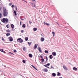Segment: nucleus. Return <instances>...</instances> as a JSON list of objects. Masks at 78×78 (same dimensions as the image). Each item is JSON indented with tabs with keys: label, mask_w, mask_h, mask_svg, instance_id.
<instances>
[{
	"label": "nucleus",
	"mask_w": 78,
	"mask_h": 78,
	"mask_svg": "<svg viewBox=\"0 0 78 78\" xmlns=\"http://www.w3.org/2000/svg\"><path fill=\"white\" fill-rule=\"evenodd\" d=\"M31 5H32V6H33V7L34 6V5H33V3H31Z\"/></svg>",
	"instance_id": "473e14b6"
},
{
	"label": "nucleus",
	"mask_w": 78,
	"mask_h": 78,
	"mask_svg": "<svg viewBox=\"0 0 78 78\" xmlns=\"http://www.w3.org/2000/svg\"><path fill=\"white\" fill-rule=\"evenodd\" d=\"M46 25H48V26L50 25L49 24H48V23H46Z\"/></svg>",
	"instance_id": "e433bc0d"
},
{
	"label": "nucleus",
	"mask_w": 78,
	"mask_h": 78,
	"mask_svg": "<svg viewBox=\"0 0 78 78\" xmlns=\"http://www.w3.org/2000/svg\"><path fill=\"white\" fill-rule=\"evenodd\" d=\"M23 50L24 51H25V50H26L25 47H24L23 48Z\"/></svg>",
	"instance_id": "2f4dec72"
},
{
	"label": "nucleus",
	"mask_w": 78,
	"mask_h": 78,
	"mask_svg": "<svg viewBox=\"0 0 78 78\" xmlns=\"http://www.w3.org/2000/svg\"><path fill=\"white\" fill-rule=\"evenodd\" d=\"M24 2H26V3H27V2H26V1H24Z\"/></svg>",
	"instance_id": "603ef678"
},
{
	"label": "nucleus",
	"mask_w": 78,
	"mask_h": 78,
	"mask_svg": "<svg viewBox=\"0 0 78 78\" xmlns=\"http://www.w3.org/2000/svg\"><path fill=\"white\" fill-rule=\"evenodd\" d=\"M1 21L5 23H8V19L6 18H3L1 20Z\"/></svg>",
	"instance_id": "f03ea898"
},
{
	"label": "nucleus",
	"mask_w": 78,
	"mask_h": 78,
	"mask_svg": "<svg viewBox=\"0 0 78 78\" xmlns=\"http://www.w3.org/2000/svg\"><path fill=\"white\" fill-rule=\"evenodd\" d=\"M44 25H46V23H45V22H44Z\"/></svg>",
	"instance_id": "ea45409f"
},
{
	"label": "nucleus",
	"mask_w": 78,
	"mask_h": 78,
	"mask_svg": "<svg viewBox=\"0 0 78 78\" xmlns=\"http://www.w3.org/2000/svg\"><path fill=\"white\" fill-rule=\"evenodd\" d=\"M29 23H30V24H31V23H32V22H31L30 21H29Z\"/></svg>",
	"instance_id": "58836bf2"
},
{
	"label": "nucleus",
	"mask_w": 78,
	"mask_h": 78,
	"mask_svg": "<svg viewBox=\"0 0 78 78\" xmlns=\"http://www.w3.org/2000/svg\"><path fill=\"white\" fill-rule=\"evenodd\" d=\"M51 69H52V68L54 69V68H53V66H51Z\"/></svg>",
	"instance_id": "79ce46f5"
},
{
	"label": "nucleus",
	"mask_w": 78,
	"mask_h": 78,
	"mask_svg": "<svg viewBox=\"0 0 78 78\" xmlns=\"http://www.w3.org/2000/svg\"><path fill=\"white\" fill-rule=\"evenodd\" d=\"M16 11L17 10V6H16Z\"/></svg>",
	"instance_id": "4c0bfd02"
},
{
	"label": "nucleus",
	"mask_w": 78,
	"mask_h": 78,
	"mask_svg": "<svg viewBox=\"0 0 78 78\" xmlns=\"http://www.w3.org/2000/svg\"><path fill=\"white\" fill-rule=\"evenodd\" d=\"M59 75H60V73H59V72H58V74H57V76H59Z\"/></svg>",
	"instance_id": "cd10ccee"
},
{
	"label": "nucleus",
	"mask_w": 78,
	"mask_h": 78,
	"mask_svg": "<svg viewBox=\"0 0 78 78\" xmlns=\"http://www.w3.org/2000/svg\"><path fill=\"white\" fill-rule=\"evenodd\" d=\"M0 51L4 53V51H3V49H0Z\"/></svg>",
	"instance_id": "4be33fe9"
},
{
	"label": "nucleus",
	"mask_w": 78,
	"mask_h": 78,
	"mask_svg": "<svg viewBox=\"0 0 78 78\" xmlns=\"http://www.w3.org/2000/svg\"><path fill=\"white\" fill-rule=\"evenodd\" d=\"M33 30H34V31H36L37 30V28H34Z\"/></svg>",
	"instance_id": "f3484780"
},
{
	"label": "nucleus",
	"mask_w": 78,
	"mask_h": 78,
	"mask_svg": "<svg viewBox=\"0 0 78 78\" xmlns=\"http://www.w3.org/2000/svg\"><path fill=\"white\" fill-rule=\"evenodd\" d=\"M23 63H24V64H25V63L26 62H25V60H23Z\"/></svg>",
	"instance_id": "c85d7f7f"
},
{
	"label": "nucleus",
	"mask_w": 78,
	"mask_h": 78,
	"mask_svg": "<svg viewBox=\"0 0 78 78\" xmlns=\"http://www.w3.org/2000/svg\"><path fill=\"white\" fill-rule=\"evenodd\" d=\"M52 76H56V74L55 73H53L52 74Z\"/></svg>",
	"instance_id": "4468645a"
},
{
	"label": "nucleus",
	"mask_w": 78,
	"mask_h": 78,
	"mask_svg": "<svg viewBox=\"0 0 78 78\" xmlns=\"http://www.w3.org/2000/svg\"><path fill=\"white\" fill-rule=\"evenodd\" d=\"M28 44H29V45H30V44H31V43H30L29 42H28Z\"/></svg>",
	"instance_id": "c9c22d12"
},
{
	"label": "nucleus",
	"mask_w": 78,
	"mask_h": 78,
	"mask_svg": "<svg viewBox=\"0 0 78 78\" xmlns=\"http://www.w3.org/2000/svg\"><path fill=\"white\" fill-rule=\"evenodd\" d=\"M41 42H43L44 41V38L43 37H41Z\"/></svg>",
	"instance_id": "f8f14e48"
},
{
	"label": "nucleus",
	"mask_w": 78,
	"mask_h": 78,
	"mask_svg": "<svg viewBox=\"0 0 78 78\" xmlns=\"http://www.w3.org/2000/svg\"><path fill=\"white\" fill-rule=\"evenodd\" d=\"M31 66H32V67H33V68H34L35 69V70H37V69H36V67H34V66H33V65H32Z\"/></svg>",
	"instance_id": "a211bd4d"
},
{
	"label": "nucleus",
	"mask_w": 78,
	"mask_h": 78,
	"mask_svg": "<svg viewBox=\"0 0 78 78\" xmlns=\"http://www.w3.org/2000/svg\"><path fill=\"white\" fill-rule=\"evenodd\" d=\"M59 78H62V77H60Z\"/></svg>",
	"instance_id": "864d4df0"
},
{
	"label": "nucleus",
	"mask_w": 78,
	"mask_h": 78,
	"mask_svg": "<svg viewBox=\"0 0 78 78\" xmlns=\"http://www.w3.org/2000/svg\"><path fill=\"white\" fill-rule=\"evenodd\" d=\"M14 7V5H12V8H13Z\"/></svg>",
	"instance_id": "37998d69"
},
{
	"label": "nucleus",
	"mask_w": 78,
	"mask_h": 78,
	"mask_svg": "<svg viewBox=\"0 0 78 78\" xmlns=\"http://www.w3.org/2000/svg\"><path fill=\"white\" fill-rule=\"evenodd\" d=\"M0 24H1V23H0Z\"/></svg>",
	"instance_id": "6e6d98bb"
},
{
	"label": "nucleus",
	"mask_w": 78,
	"mask_h": 78,
	"mask_svg": "<svg viewBox=\"0 0 78 78\" xmlns=\"http://www.w3.org/2000/svg\"><path fill=\"white\" fill-rule=\"evenodd\" d=\"M9 5H12V3H9Z\"/></svg>",
	"instance_id": "49530a36"
},
{
	"label": "nucleus",
	"mask_w": 78,
	"mask_h": 78,
	"mask_svg": "<svg viewBox=\"0 0 78 78\" xmlns=\"http://www.w3.org/2000/svg\"><path fill=\"white\" fill-rule=\"evenodd\" d=\"M22 27H23V28H25V27H25V25L24 24H23Z\"/></svg>",
	"instance_id": "6ab92c4d"
},
{
	"label": "nucleus",
	"mask_w": 78,
	"mask_h": 78,
	"mask_svg": "<svg viewBox=\"0 0 78 78\" xmlns=\"http://www.w3.org/2000/svg\"><path fill=\"white\" fill-rule=\"evenodd\" d=\"M38 50L40 52H42V51L41 50V47H38Z\"/></svg>",
	"instance_id": "1a4fd4ad"
},
{
	"label": "nucleus",
	"mask_w": 78,
	"mask_h": 78,
	"mask_svg": "<svg viewBox=\"0 0 78 78\" xmlns=\"http://www.w3.org/2000/svg\"><path fill=\"white\" fill-rule=\"evenodd\" d=\"M34 48H35V49L37 48V45L36 44H35L34 45Z\"/></svg>",
	"instance_id": "a878e982"
},
{
	"label": "nucleus",
	"mask_w": 78,
	"mask_h": 78,
	"mask_svg": "<svg viewBox=\"0 0 78 78\" xmlns=\"http://www.w3.org/2000/svg\"><path fill=\"white\" fill-rule=\"evenodd\" d=\"M13 51L14 52H15V53H16L17 52V51H16V50H14Z\"/></svg>",
	"instance_id": "f704fd0d"
},
{
	"label": "nucleus",
	"mask_w": 78,
	"mask_h": 78,
	"mask_svg": "<svg viewBox=\"0 0 78 78\" xmlns=\"http://www.w3.org/2000/svg\"><path fill=\"white\" fill-rule=\"evenodd\" d=\"M29 56L30 58H32L33 57V55L31 54H30L29 55Z\"/></svg>",
	"instance_id": "ddd939ff"
},
{
	"label": "nucleus",
	"mask_w": 78,
	"mask_h": 78,
	"mask_svg": "<svg viewBox=\"0 0 78 78\" xmlns=\"http://www.w3.org/2000/svg\"><path fill=\"white\" fill-rule=\"evenodd\" d=\"M17 41L18 42H20V43H22L23 42V40L21 38H19L17 39Z\"/></svg>",
	"instance_id": "7ed1b4c3"
},
{
	"label": "nucleus",
	"mask_w": 78,
	"mask_h": 78,
	"mask_svg": "<svg viewBox=\"0 0 78 78\" xmlns=\"http://www.w3.org/2000/svg\"><path fill=\"white\" fill-rule=\"evenodd\" d=\"M9 53L11 54H12V53L11 52H9Z\"/></svg>",
	"instance_id": "8fccbe9b"
},
{
	"label": "nucleus",
	"mask_w": 78,
	"mask_h": 78,
	"mask_svg": "<svg viewBox=\"0 0 78 78\" xmlns=\"http://www.w3.org/2000/svg\"><path fill=\"white\" fill-rule=\"evenodd\" d=\"M63 68L66 70H68L66 66H63Z\"/></svg>",
	"instance_id": "6e6552de"
},
{
	"label": "nucleus",
	"mask_w": 78,
	"mask_h": 78,
	"mask_svg": "<svg viewBox=\"0 0 78 78\" xmlns=\"http://www.w3.org/2000/svg\"><path fill=\"white\" fill-rule=\"evenodd\" d=\"M41 60H42V62H44V59L42 58Z\"/></svg>",
	"instance_id": "c756f323"
},
{
	"label": "nucleus",
	"mask_w": 78,
	"mask_h": 78,
	"mask_svg": "<svg viewBox=\"0 0 78 78\" xmlns=\"http://www.w3.org/2000/svg\"><path fill=\"white\" fill-rule=\"evenodd\" d=\"M23 30H21V33H23Z\"/></svg>",
	"instance_id": "09e8293b"
},
{
	"label": "nucleus",
	"mask_w": 78,
	"mask_h": 78,
	"mask_svg": "<svg viewBox=\"0 0 78 78\" xmlns=\"http://www.w3.org/2000/svg\"><path fill=\"white\" fill-rule=\"evenodd\" d=\"M50 63H48L46 65H44V66L46 67H47V68H49V67H48L47 66H50Z\"/></svg>",
	"instance_id": "423d86ee"
},
{
	"label": "nucleus",
	"mask_w": 78,
	"mask_h": 78,
	"mask_svg": "<svg viewBox=\"0 0 78 78\" xmlns=\"http://www.w3.org/2000/svg\"><path fill=\"white\" fill-rule=\"evenodd\" d=\"M28 40V38L27 37H26L25 38V40L26 41H27Z\"/></svg>",
	"instance_id": "dca6fc26"
},
{
	"label": "nucleus",
	"mask_w": 78,
	"mask_h": 78,
	"mask_svg": "<svg viewBox=\"0 0 78 78\" xmlns=\"http://www.w3.org/2000/svg\"><path fill=\"white\" fill-rule=\"evenodd\" d=\"M52 55L53 56H56V53L55 52H54L52 53Z\"/></svg>",
	"instance_id": "0eeeda50"
},
{
	"label": "nucleus",
	"mask_w": 78,
	"mask_h": 78,
	"mask_svg": "<svg viewBox=\"0 0 78 78\" xmlns=\"http://www.w3.org/2000/svg\"><path fill=\"white\" fill-rule=\"evenodd\" d=\"M6 36H10V34L9 33H7L6 34Z\"/></svg>",
	"instance_id": "aec40b11"
},
{
	"label": "nucleus",
	"mask_w": 78,
	"mask_h": 78,
	"mask_svg": "<svg viewBox=\"0 0 78 78\" xmlns=\"http://www.w3.org/2000/svg\"><path fill=\"white\" fill-rule=\"evenodd\" d=\"M22 25V22H20V25Z\"/></svg>",
	"instance_id": "c03bdc74"
},
{
	"label": "nucleus",
	"mask_w": 78,
	"mask_h": 78,
	"mask_svg": "<svg viewBox=\"0 0 78 78\" xmlns=\"http://www.w3.org/2000/svg\"><path fill=\"white\" fill-rule=\"evenodd\" d=\"M49 58L50 59H51L53 58V56L52 55H51L49 56Z\"/></svg>",
	"instance_id": "2eb2a0df"
},
{
	"label": "nucleus",
	"mask_w": 78,
	"mask_h": 78,
	"mask_svg": "<svg viewBox=\"0 0 78 78\" xmlns=\"http://www.w3.org/2000/svg\"><path fill=\"white\" fill-rule=\"evenodd\" d=\"M40 57H41V58H43V57H42V56H40Z\"/></svg>",
	"instance_id": "a18cd8bd"
},
{
	"label": "nucleus",
	"mask_w": 78,
	"mask_h": 78,
	"mask_svg": "<svg viewBox=\"0 0 78 78\" xmlns=\"http://www.w3.org/2000/svg\"><path fill=\"white\" fill-rule=\"evenodd\" d=\"M14 13L15 16H17V13H16V11H14Z\"/></svg>",
	"instance_id": "393cba45"
},
{
	"label": "nucleus",
	"mask_w": 78,
	"mask_h": 78,
	"mask_svg": "<svg viewBox=\"0 0 78 78\" xmlns=\"http://www.w3.org/2000/svg\"><path fill=\"white\" fill-rule=\"evenodd\" d=\"M3 16H4V17H6L8 15V12H7V10H6V8H5V7H3Z\"/></svg>",
	"instance_id": "f257e3e1"
},
{
	"label": "nucleus",
	"mask_w": 78,
	"mask_h": 78,
	"mask_svg": "<svg viewBox=\"0 0 78 78\" xmlns=\"http://www.w3.org/2000/svg\"><path fill=\"white\" fill-rule=\"evenodd\" d=\"M6 32L7 33H9L10 32V30H6Z\"/></svg>",
	"instance_id": "412c9836"
},
{
	"label": "nucleus",
	"mask_w": 78,
	"mask_h": 78,
	"mask_svg": "<svg viewBox=\"0 0 78 78\" xmlns=\"http://www.w3.org/2000/svg\"><path fill=\"white\" fill-rule=\"evenodd\" d=\"M2 15L1 13H0V18H1L2 17Z\"/></svg>",
	"instance_id": "72a5a7b5"
},
{
	"label": "nucleus",
	"mask_w": 78,
	"mask_h": 78,
	"mask_svg": "<svg viewBox=\"0 0 78 78\" xmlns=\"http://www.w3.org/2000/svg\"><path fill=\"white\" fill-rule=\"evenodd\" d=\"M73 70H75L76 71V70H77L78 68L75 67H74L73 68Z\"/></svg>",
	"instance_id": "9d476101"
},
{
	"label": "nucleus",
	"mask_w": 78,
	"mask_h": 78,
	"mask_svg": "<svg viewBox=\"0 0 78 78\" xmlns=\"http://www.w3.org/2000/svg\"><path fill=\"white\" fill-rule=\"evenodd\" d=\"M42 70L43 72H48V69L47 68H44Z\"/></svg>",
	"instance_id": "39448f33"
},
{
	"label": "nucleus",
	"mask_w": 78,
	"mask_h": 78,
	"mask_svg": "<svg viewBox=\"0 0 78 78\" xmlns=\"http://www.w3.org/2000/svg\"><path fill=\"white\" fill-rule=\"evenodd\" d=\"M8 26H9V24H7L6 26V27H7V28H9V27H8Z\"/></svg>",
	"instance_id": "bb28decb"
},
{
	"label": "nucleus",
	"mask_w": 78,
	"mask_h": 78,
	"mask_svg": "<svg viewBox=\"0 0 78 78\" xmlns=\"http://www.w3.org/2000/svg\"><path fill=\"white\" fill-rule=\"evenodd\" d=\"M8 39L10 42H12V41H13V39L12 38V37H9L8 38Z\"/></svg>",
	"instance_id": "20e7f679"
},
{
	"label": "nucleus",
	"mask_w": 78,
	"mask_h": 78,
	"mask_svg": "<svg viewBox=\"0 0 78 78\" xmlns=\"http://www.w3.org/2000/svg\"><path fill=\"white\" fill-rule=\"evenodd\" d=\"M2 40L3 41H4V39H3V37H2Z\"/></svg>",
	"instance_id": "de8ad7c7"
},
{
	"label": "nucleus",
	"mask_w": 78,
	"mask_h": 78,
	"mask_svg": "<svg viewBox=\"0 0 78 78\" xmlns=\"http://www.w3.org/2000/svg\"><path fill=\"white\" fill-rule=\"evenodd\" d=\"M34 7H36V5L35 4L34 5Z\"/></svg>",
	"instance_id": "3c124183"
},
{
	"label": "nucleus",
	"mask_w": 78,
	"mask_h": 78,
	"mask_svg": "<svg viewBox=\"0 0 78 78\" xmlns=\"http://www.w3.org/2000/svg\"><path fill=\"white\" fill-rule=\"evenodd\" d=\"M46 59V61H48V58H47V57L45 56Z\"/></svg>",
	"instance_id": "7c9ffc66"
},
{
	"label": "nucleus",
	"mask_w": 78,
	"mask_h": 78,
	"mask_svg": "<svg viewBox=\"0 0 78 78\" xmlns=\"http://www.w3.org/2000/svg\"><path fill=\"white\" fill-rule=\"evenodd\" d=\"M9 2H10V0H9Z\"/></svg>",
	"instance_id": "5fc2aeb1"
},
{
	"label": "nucleus",
	"mask_w": 78,
	"mask_h": 78,
	"mask_svg": "<svg viewBox=\"0 0 78 78\" xmlns=\"http://www.w3.org/2000/svg\"><path fill=\"white\" fill-rule=\"evenodd\" d=\"M32 2H36V0H32Z\"/></svg>",
	"instance_id": "a19ab883"
},
{
	"label": "nucleus",
	"mask_w": 78,
	"mask_h": 78,
	"mask_svg": "<svg viewBox=\"0 0 78 78\" xmlns=\"http://www.w3.org/2000/svg\"><path fill=\"white\" fill-rule=\"evenodd\" d=\"M11 27L12 28H14V25L12 24H11Z\"/></svg>",
	"instance_id": "9b49d317"
},
{
	"label": "nucleus",
	"mask_w": 78,
	"mask_h": 78,
	"mask_svg": "<svg viewBox=\"0 0 78 78\" xmlns=\"http://www.w3.org/2000/svg\"><path fill=\"white\" fill-rule=\"evenodd\" d=\"M45 53H48V51H46L45 50L44 51Z\"/></svg>",
	"instance_id": "b1692460"
},
{
	"label": "nucleus",
	"mask_w": 78,
	"mask_h": 78,
	"mask_svg": "<svg viewBox=\"0 0 78 78\" xmlns=\"http://www.w3.org/2000/svg\"><path fill=\"white\" fill-rule=\"evenodd\" d=\"M52 33L54 37H55V32H52Z\"/></svg>",
	"instance_id": "5701e85b"
}]
</instances>
